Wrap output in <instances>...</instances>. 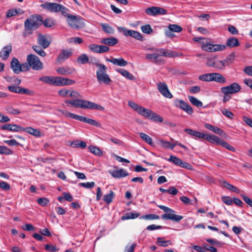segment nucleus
<instances>
[{
  "label": "nucleus",
  "mask_w": 252,
  "mask_h": 252,
  "mask_svg": "<svg viewBox=\"0 0 252 252\" xmlns=\"http://www.w3.org/2000/svg\"><path fill=\"white\" fill-rule=\"evenodd\" d=\"M68 97L71 99H66L64 102L70 104L75 108H81L82 109H90L103 111L104 108L102 106L97 104L94 102L81 99V94L77 91L69 90Z\"/></svg>",
  "instance_id": "1"
},
{
  "label": "nucleus",
  "mask_w": 252,
  "mask_h": 252,
  "mask_svg": "<svg viewBox=\"0 0 252 252\" xmlns=\"http://www.w3.org/2000/svg\"><path fill=\"white\" fill-rule=\"evenodd\" d=\"M94 64L97 67L96 72L97 81L99 83H103L106 85H109L112 80L106 73L107 67L104 64L98 63H95Z\"/></svg>",
  "instance_id": "2"
},
{
  "label": "nucleus",
  "mask_w": 252,
  "mask_h": 252,
  "mask_svg": "<svg viewBox=\"0 0 252 252\" xmlns=\"http://www.w3.org/2000/svg\"><path fill=\"white\" fill-rule=\"evenodd\" d=\"M158 206L165 212L167 213L161 215V218L163 220H170L175 222H178L183 219V217L175 214V211L163 205H158Z\"/></svg>",
  "instance_id": "3"
},
{
  "label": "nucleus",
  "mask_w": 252,
  "mask_h": 252,
  "mask_svg": "<svg viewBox=\"0 0 252 252\" xmlns=\"http://www.w3.org/2000/svg\"><path fill=\"white\" fill-rule=\"evenodd\" d=\"M62 114L67 117H69L75 120H77L79 121L89 124L96 127L100 126V124L94 120L90 119L82 116L74 114L66 111H63L62 112Z\"/></svg>",
  "instance_id": "4"
},
{
  "label": "nucleus",
  "mask_w": 252,
  "mask_h": 252,
  "mask_svg": "<svg viewBox=\"0 0 252 252\" xmlns=\"http://www.w3.org/2000/svg\"><path fill=\"white\" fill-rule=\"evenodd\" d=\"M41 24L42 16L40 15H32L24 22V26H27L32 31L38 29Z\"/></svg>",
  "instance_id": "5"
},
{
  "label": "nucleus",
  "mask_w": 252,
  "mask_h": 252,
  "mask_svg": "<svg viewBox=\"0 0 252 252\" xmlns=\"http://www.w3.org/2000/svg\"><path fill=\"white\" fill-rule=\"evenodd\" d=\"M117 29L119 32H123L124 35L126 37H131L141 41L144 40L143 36L137 31L128 30L122 27H118Z\"/></svg>",
  "instance_id": "6"
},
{
  "label": "nucleus",
  "mask_w": 252,
  "mask_h": 252,
  "mask_svg": "<svg viewBox=\"0 0 252 252\" xmlns=\"http://www.w3.org/2000/svg\"><path fill=\"white\" fill-rule=\"evenodd\" d=\"M27 61L33 70H40L43 68L42 63L40 62L38 57L35 55H28L27 57Z\"/></svg>",
  "instance_id": "7"
},
{
  "label": "nucleus",
  "mask_w": 252,
  "mask_h": 252,
  "mask_svg": "<svg viewBox=\"0 0 252 252\" xmlns=\"http://www.w3.org/2000/svg\"><path fill=\"white\" fill-rule=\"evenodd\" d=\"M66 21L69 26L73 29H79L84 25L81 22V18L79 16L72 14L68 15Z\"/></svg>",
  "instance_id": "8"
},
{
  "label": "nucleus",
  "mask_w": 252,
  "mask_h": 252,
  "mask_svg": "<svg viewBox=\"0 0 252 252\" xmlns=\"http://www.w3.org/2000/svg\"><path fill=\"white\" fill-rule=\"evenodd\" d=\"M7 88L10 92L18 94H26L30 96H32L34 94V91L27 88H22L17 85L9 86Z\"/></svg>",
  "instance_id": "9"
},
{
  "label": "nucleus",
  "mask_w": 252,
  "mask_h": 252,
  "mask_svg": "<svg viewBox=\"0 0 252 252\" xmlns=\"http://www.w3.org/2000/svg\"><path fill=\"white\" fill-rule=\"evenodd\" d=\"M241 89V86L237 83H233L230 85L222 87L221 92L224 94H232L240 92Z\"/></svg>",
  "instance_id": "10"
},
{
  "label": "nucleus",
  "mask_w": 252,
  "mask_h": 252,
  "mask_svg": "<svg viewBox=\"0 0 252 252\" xmlns=\"http://www.w3.org/2000/svg\"><path fill=\"white\" fill-rule=\"evenodd\" d=\"M145 13L151 16L162 15L167 14V11L160 7L152 6L145 9Z\"/></svg>",
  "instance_id": "11"
},
{
  "label": "nucleus",
  "mask_w": 252,
  "mask_h": 252,
  "mask_svg": "<svg viewBox=\"0 0 252 252\" xmlns=\"http://www.w3.org/2000/svg\"><path fill=\"white\" fill-rule=\"evenodd\" d=\"M182 28L178 25L169 24L168 26V28L165 30L164 33L166 36L173 38L175 36L173 32H180L182 31Z\"/></svg>",
  "instance_id": "12"
},
{
  "label": "nucleus",
  "mask_w": 252,
  "mask_h": 252,
  "mask_svg": "<svg viewBox=\"0 0 252 252\" xmlns=\"http://www.w3.org/2000/svg\"><path fill=\"white\" fill-rule=\"evenodd\" d=\"M175 106L186 112L189 114L193 112L192 107L186 102L183 100L177 99L174 101Z\"/></svg>",
  "instance_id": "13"
},
{
  "label": "nucleus",
  "mask_w": 252,
  "mask_h": 252,
  "mask_svg": "<svg viewBox=\"0 0 252 252\" xmlns=\"http://www.w3.org/2000/svg\"><path fill=\"white\" fill-rule=\"evenodd\" d=\"M157 85L158 91L163 96L168 98H171L173 97L165 82H159Z\"/></svg>",
  "instance_id": "14"
},
{
  "label": "nucleus",
  "mask_w": 252,
  "mask_h": 252,
  "mask_svg": "<svg viewBox=\"0 0 252 252\" xmlns=\"http://www.w3.org/2000/svg\"><path fill=\"white\" fill-rule=\"evenodd\" d=\"M40 6L50 12H59V8L61 7V4L57 3L46 2L41 4Z\"/></svg>",
  "instance_id": "15"
},
{
  "label": "nucleus",
  "mask_w": 252,
  "mask_h": 252,
  "mask_svg": "<svg viewBox=\"0 0 252 252\" xmlns=\"http://www.w3.org/2000/svg\"><path fill=\"white\" fill-rule=\"evenodd\" d=\"M55 86H63L71 85L75 83V81L62 77H55Z\"/></svg>",
  "instance_id": "16"
},
{
  "label": "nucleus",
  "mask_w": 252,
  "mask_h": 252,
  "mask_svg": "<svg viewBox=\"0 0 252 252\" xmlns=\"http://www.w3.org/2000/svg\"><path fill=\"white\" fill-rule=\"evenodd\" d=\"M21 63L16 58H13L10 63V68L15 74H19L21 72L20 69Z\"/></svg>",
  "instance_id": "17"
},
{
  "label": "nucleus",
  "mask_w": 252,
  "mask_h": 252,
  "mask_svg": "<svg viewBox=\"0 0 252 252\" xmlns=\"http://www.w3.org/2000/svg\"><path fill=\"white\" fill-rule=\"evenodd\" d=\"M38 44L43 49H46L50 44V41L45 35L39 34L37 37Z\"/></svg>",
  "instance_id": "18"
},
{
  "label": "nucleus",
  "mask_w": 252,
  "mask_h": 252,
  "mask_svg": "<svg viewBox=\"0 0 252 252\" xmlns=\"http://www.w3.org/2000/svg\"><path fill=\"white\" fill-rule=\"evenodd\" d=\"M12 52V46L8 45L2 48L0 52V57L3 60H6L9 56L10 54Z\"/></svg>",
  "instance_id": "19"
},
{
  "label": "nucleus",
  "mask_w": 252,
  "mask_h": 252,
  "mask_svg": "<svg viewBox=\"0 0 252 252\" xmlns=\"http://www.w3.org/2000/svg\"><path fill=\"white\" fill-rule=\"evenodd\" d=\"M110 173L111 176L115 178H123L128 175L127 171L124 169H120L119 170L110 171Z\"/></svg>",
  "instance_id": "20"
},
{
  "label": "nucleus",
  "mask_w": 252,
  "mask_h": 252,
  "mask_svg": "<svg viewBox=\"0 0 252 252\" xmlns=\"http://www.w3.org/2000/svg\"><path fill=\"white\" fill-rule=\"evenodd\" d=\"M1 129L11 131L20 132L22 131L23 127L16 125L8 124L3 125Z\"/></svg>",
  "instance_id": "21"
},
{
  "label": "nucleus",
  "mask_w": 252,
  "mask_h": 252,
  "mask_svg": "<svg viewBox=\"0 0 252 252\" xmlns=\"http://www.w3.org/2000/svg\"><path fill=\"white\" fill-rule=\"evenodd\" d=\"M203 139L207 140L210 143H215L218 145L220 144L221 141L222 140L219 137L215 136L214 135H209L207 134H204V136Z\"/></svg>",
  "instance_id": "22"
},
{
  "label": "nucleus",
  "mask_w": 252,
  "mask_h": 252,
  "mask_svg": "<svg viewBox=\"0 0 252 252\" xmlns=\"http://www.w3.org/2000/svg\"><path fill=\"white\" fill-rule=\"evenodd\" d=\"M107 61L113 63L115 65H117L120 66H126L128 63L123 58H112V59H107Z\"/></svg>",
  "instance_id": "23"
},
{
  "label": "nucleus",
  "mask_w": 252,
  "mask_h": 252,
  "mask_svg": "<svg viewBox=\"0 0 252 252\" xmlns=\"http://www.w3.org/2000/svg\"><path fill=\"white\" fill-rule=\"evenodd\" d=\"M72 52L70 50H63L58 57V61L62 62L69 58L72 55Z\"/></svg>",
  "instance_id": "24"
},
{
  "label": "nucleus",
  "mask_w": 252,
  "mask_h": 252,
  "mask_svg": "<svg viewBox=\"0 0 252 252\" xmlns=\"http://www.w3.org/2000/svg\"><path fill=\"white\" fill-rule=\"evenodd\" d=\"M240 45V42L238 38L231 37L228 38L226 42V46L229 48L237 47Z\"/></svg>",
  "instance_id": "25"
},
{
  "label": "nucleus",
  "mask_w": 252,
  "mask_h": 252,
  "mask_svg": "<svg viewBox=\"0 0 252 252\" xmlns=\"http://www.w3.org/2000/svg\"><path fill=\"white\" fill-rule=\"evenodd\" d=\"M184 131L188 134L195 138L203 139L204 136V133H201L198 131L192 130L190 128H185Z\"/></svg>",
  "instance_id": "26"
},
{
  "label": "nucleus",
  "mask_w": 252,
  "mask_h": 252,
  "mask_svg": "<svg viewBox=\"0 0 252 252\" xmlns=\"http://www.w3.org/2000/svg\"><path fill=\"white\" fill-rule=\"evenodd\" d=\"M212 81H216L220 83H224L226 79L223 76L219 73H211Z\"/></svg>",
  "instance_id": "27"
},
{
  "label": "nucleus",
  "mask_w": 252,
  "mask_h": 252,
  "mask_svg": "<svg viewBox=\"0 0 252 252\" xmlns=\"http://www.w3.org/2000/svg\"><path fill=\"white\" fill-rule=\"evenodd\" d=\"M204 126L209 130L220 135H222L224 133V131L222 129L220 128L217 126H214L209 124H205Z\"/></svg>",
  "instance_id": "28"
},
{
  "label": "nucleus",
  "mask_w": 252,
  "mask_h": 252,
  "mask_svg": "<svg viewBox=\"0 0 252 252\" xmlns=\"http://www.w3.org/2000/svg\"><path fill=\"white\" fill-rule=\"evenodd\" d=\"M118 42V39L114 37L103 38L101 40V43L108 46H114Z\"/></svg>",
  "instance_id": "29"
},
{
  "label": "nucleus",
  "mask_w": 252,
  "mask_h": 252,
  "mask_svg": "<svg viewBox=\"0 0 252 252\" xmlns=\"http://www.w3.org/2000/svg\"><path fill=\"white\" fill-rule=\"evenodd\" d=\"M55 76H44L39 78V80L45 83L55 86Z\"/></svg>",
  "instance_id": "30"
},
{
  "label": "nucleus",
  "mask_w": 252,
  "mask_h": 252,
  "mask_svg": "<svg viewBox=\"0 0 252 252\" xmlns=\"http://www.w3.org/2000/svg\"><path fill=\"white\" fill-rule=\"evenodd\" d=\"M56 71L58 74L63 75H66L71 74L73 70L72 69L69 67H61L58 68Z\"/></svg>",
  "instance_id": "31"
},
{
  "label": "nucleus",
  "mask_w": 252,
  "mask_h": 252,
  "mask_svg": "<svg viewBox=\"0 0 252 252\" xmlns=\"http://www.w3.org/2000/svg\"><path fill=\"white\" fill-rule=\"evenodd\" d=\"M151 111V110L150 109L140 106L136 112L141 116L148 118L150 116Z\"/></svg>",
  "instance_id": "32"
},
{
  "label": "nucleus",
  "mask_w": 252,
  "mask_h": 252,
  "mask_svg": "<svg viewBox=\"0 0 252 252\" xmlns=\"http://www.w3.org/2000/svg\"><path fill=\"white\" fill-rule=\"evenodd\" d=\"M210 40L207 38L204 43H203V45H201L202 49L207 52H213V44L209 43Z\"/></svg>",
  "instance_id": "33"
},
{
  "label": "nucleus",
  "mask_w": 252,
  "mask_h": 252,
  "mask_svg": "<svg viewBox=\"0 0 252 252\" xmlns=\"http://www.w3.org/2000/svg\"><path fill=\"white\" fill-rule=\"evenodd\" d=\"M139 216V213L134 212L126 213L121 217V219L122 220L134 219L138 218Z\"/></svg>",
  "instance_id": "34"
},
{
  "label": "nucleus",
  "mask_w": 252,
  "mask_h": 252,
  "mask_svg": "<svg viewBox=\"0 0 252 252\" xmlns=\"http://www.w3.org/2000/svg\"><path fill=\"white\" fill-rule=\"evenodd\" d=\"M116 71L128 79L133 80L134 79V77L133 75L125 69L119 68L117 69Z\"/></svg>",
  "instance_id": "35"
},
{
  "label": "nucleus",
  "mask_w": 252,
  "mask_h": 252,
  "mask_svg": "<svg viewBox=\"0 0 252 252\" xmlns=\"http://www.w3.org/2000/svg\"><path fill=\"white\" fill-rule=\"evenodd\" d=\"M22 131H26L29 134L35 136H39L40 135V132L37 129H34L31 127H28L26 128H23Z\"/></svg>",
  "instance_id": "36"
},
{
  "label": "nucleus",
  "mask_w": 252,
  "mask_h": 252,
  "mask_svg": "<svg viewBox=\"0 0 252 252\" xmlns=\"http://www.w3.org/2000/svg\"><path fill=\"white\" fill-rule=\"evenodd\" d=\"M150 120H152L154 121L161 123L163 121V118L158 114L155 113L154 112L151 111V114L149 117L148 118Z\"/></svg>",
  "instance_id": "37"
},
{
  "label": "nucleus",
  "mask_w": 252,
  "mask_h": 252,
  "mask_svg": "<svg viewBox=\"0 0 252 252\" xmlns=\"http://www.w3.org/2000/svg\"><path fill=\"white\" fill-rule=\"evenodd\" d=\"M114 196V192L112 190H110L109 193L103 196V199L105 203L109 204L112 202Z\"/></svg>",
  "instance_id": "38"
},
{
  "label": "nucleus",
  "mask_w": 252,
  "mask_h": 252,
  "mask_svg": "<svg viewBox=\"0 0 252 252\" xmlns=\"http://www.w3.org/2000/svg\"><path fill=\"white\" fill-rule=\"evenodd\" d=\"M42 24L45 27L51 28L55 26L56 22L53 18H47L44 21L42 20Z\"/></svg>",
  "instance_id": "39"
},
{
  "label": "nucleus",
  "mask_w": 252,
  "mask_h": 252,
  "mask_svg": "<svg viewBox=\"0 0 252 252\" xmlns=\"http://www.w3.org/2000/svg\"><path fill=\"white\" fill-rule=\"evenodd\" d=\"M189 101L194 105L196 107H202L203 105V103L199 100L197 99L196 97L192 96H189Z\"/></svg>",
  "instance_id": "40"
},
{
  "label": "nucleus",
  "mask_w": 252,
  "mask_h": 252,
  "mask_svg": "<svg viewBox=\"0 0 252 252\" xmlns=\"http://www.w3.org/2000/svg\"><path fill=\"white\" fill-rule=\"evenodd\" d=\"M157 244L161 247H166L169 245H171L172 243L170 240L164 241L161 237H158L157 238Z\"/></svg>",
  "instance_id": "41"
},
{
  "label": "nucleus",
  "mask_w": 252,
  "mask_h": 252,
  "mask_svg": "<svg viewBox=\"0 0 252 252\" xmlns=\"http://www.w3.org/2000/svg\"><path fill=\"white\" fill-rule=\"evenodd\" d=\"M89 60L86 54H83L80 55L77 59V62L81 64H85L89 63Z\"/></svg>",
  "instance_id": "42"
},
{
  "label": "nucleus",
  "mask_w": 252,
  "mask_h": 252,
  "mask_svg": "<svg viewBox=\"0 0 252 252\" xmlns=\"http://www.w3.org/2000/svg\"><path fill=\"white\" fill-rule=\"evenodd\" d=\"M32 49L39 56L42 57L46 56V54L42 49L41 46L38 45H33L32 46Z\"/></svg>",
  "instance_id": "43"
},
{
  "label": "nucleus",
  "mask_w": 252,
  "mask_h": 252,
  "mask_svg": "<svg viewBox=\"0 0 252 252\" xmlns=\"http://www.w3.org/2000/svg\"><path fill=\"white\" fill-rule=\"evenodd\" d=\"M101 26L103 31L106 33L112 34L114 32L113 28L108 24H101Z\"/></svg>",
  "instance_id": "44"
},
{
  "label": "nucleus",
  "mask_w": 252,
  "mask_h": 252,
  "mask_svg": "<svg viewBox=\"0 0 252 252\" xmlns=\"http://www.w3.org/2000/svg\"><path fill=\"white\" fill-rule=\"evenodd\" d=\"M139 135L140 138L144 141H145L146 143H147L150 145H153V140L152 138L151 137L144 133H140Z\"/></svg>",
  "instance_id": "45"
},
{
  "label": "nucleus",
  "mask_w": 252,
  "mask_h": 252,
  "mask_svg": "<svg viewBox=\"0 0 252 252\" xmlns=\"http://www.w3.org/2000/svg\"><path fill=\"white\" fill-rule=\"evenodd\" d=\"M90 151L95 155L101 156L102 155V151L97 147L94 146L89 147Z\"/></svg>",
  "instance_id": "46"
},
{
  "label": "nucleus",
  "mask_w": 252,
  "mask_h": 252,
  "mask_svg": "<svg viewBox=\"0 0 252 252\" xmlns=\"http://www.w3.org/2000/svg\"><path fill=\"white\" fill-rule=\"evenodd\" d=\"M223 186L227 189L236 193L239 192V189L225 181L223 182Z\"/></svg>",
  "instance_id": "47"
},
{
  "label": "nucleus",
  "mask_w": 252,
  "mask_h": 252,
  "mask_svg": "<svg viewBox=\"0 0 252 252\" xmlns=\"http://www.w3.org/2000/svg\"><path fill=\"white\" fill-rule=\"evenodd\" d=\"M5 110L8 114L14 115H18L21 113L18 109H15L12 106L6 107Z\"/></svg>",
  "instance_id": "48"
},
{
  "label": "nucleus",
  "mask_w": 252,
  "mask_h": 252,
  "mask_svg": "<svg viewBox=\"0 0 252 252\" xmlns=\"http://www.w3.org/2000/svg\"><path fill=\"white\" fill-rule=\"evenodd\" d=\"M71 146L74 148L81 147L83 149L86 147V143L84 141H74L71 143Z\"/></svg>",
  "instance_id": "49"
},
{
  "label": "nucleus",
  "mask_w": 252,
  "mask_h": 252,
  "mask_svg": "<svg viewBox=\"0 0 252 252\" xmlns=\"http://www.w3.org/2000/svg\"><path fill=\"white\" fill-rule=\"evenodd\" d=\"M78 186L86 189H91L95 186V183L94 182L80 183L78 184Z\"/></svg>",
  "instance_id": "50"
},
{
  "label": "nucleus",
  "mask_w": 252,
  "mask_h": 252,
  "mask_svg": "<svg viewBox=\"0 0 252 252\" xmlns=\"http://www.w3.org/2000/svg\"><path fill=\"white\" fill-rule=\"evenodd\" d=\"M141 29L142 32L146 34H150L153 32V30L149 24L142 26Z\"/></svg>",
  "instance_id": "51"
},
{
  "label": "nucleus",
  "mask_w": 252,
  "mask_h": 252,
  "mask_svg": "<svg viewBox=\"0 0 252 252\" xmlns=\"http://www.w3.org/2000/svg\"><path fill=\"white\" fill-rule=\"evenodd\" d=\"M160 143L161 146L165 148H169L170 149H173L174 147L175 146V144H172L169 142L165 141L163 140H160Z\"/></svg>",
  "instance_id": "52"
},
{
  "label": "nucleus",
  "mask_w": 252,
  "mask_h": 252,
  "mask_svg": "<svg viewBox=\"0 0 252 252\" xmlns=\"http://www.w3.org/2000/svg\"><path fill=\"white\" fill-rule=\"evenodd\" d=\"M141 219H146V220H158L159 219V216L158 215H155V214H148L146 215L145 216H142L140 217Z\"/></svg>",
  "instance_id": "53"
},
{
  "label": "nucleus",
  "mask_w": 252,
  "mask_h": 252,
  "mask_svg": "<svg viewBox=\"0 0 252 252\" xmlns=\"http://www.w3.org/2000/svg\"><path fill=\"white\" fill-rule=\"evenodd\" d=\"M168 161L172 162L176 165L179 166L181 159L174 156H170L169 158L167 159Z\"/></svg>",
  "instance_id": "54"
},
{
  "label": "nucleus",
  "mask_w": 252,
  "mask_h": 252,
  "mask_svg": "<svg viewBox=\"0 0 252 252\" xmlns=\"http://www.w3.org/2000/svg\"><path fill=\"white\" fill-rule=\"evenodd\" d=\"M59 9V11H60L62 15L66 17V19L68 18V15H71V14L68 13L69 9L62 4H61V7H60Z\"/></svg>",
  "instance_id": "55"
},
{
  "label": "nucleus",
  "mask_w": 252,
  "mask_h": 252,
  "mask_svg": "<svg viewBox=\"0 0 252 252\" xmlns=\"http://www.w3.org/2000/svg\"><path fill=\"white\" fill-rule=\"evenodd\" d=\"M199 79L203 81H212L211 73L204 74L199 76Z\"/></svg>",
  "instance_id": "56"
},
{
  "label": "nucleus",
  "mask_w": 252,
  "mask_h": 252,
  "mask_svg": "<svg viewBox=\"0 0 252 252\" xmlns=\"http://www.w3.org/2000/svg\"><path fill=\"white\" fill-rule=\"evenodd\" d=\"M222 147L226 148L227 149L232 151L235 152V149L232 146H231L230 144H229L227 142H225V141L221 140V142L220 144Z\"/></svg>",
  "instance_id": "57"
},
{
  "label": "nucleus",
  "mask_w": 252,
  "mask_h": 252,
  "mask_svg": "<svg viewBox=\"0 0 252 252\" xmlns=\"http://www.w3.org/2000/svg\"><path fill=\"white\" fill-rule=\"evenodd\" d=\"M221 113L223 115L225 116L226 117L230 119H233L234 115L232 112H231L230 111L227 110V109H223L221 110Z\"/></svg>",
  "instance_id": "58"
},
{
  "label": "nucleus",
  "mask_w": 252,
  "mask_h": 252,
  "mask_svg": "<svg viewBox=\"0 0 252 252\" xmlns=\"http://www.w3.org/2000/svg\"><path fill=\"white\" fill-rule=\"evenodd\" d=\"M68 41L69 43H74L75 44H80L83 43V39L79 37H71L68 39Z\"/></svg>",
  "instance_id": "59"
},
{
  "label": "nucleus",
  "mask_w": 252,
  "mask_h": 252,
  "mask_svg": "<svg viewBox=\"0 0 252 252\" xmlns=\"http://www.w3.org/2000/svg\"><path fill=\"white\" fill-rule=\"evenodd\" d=\"M12 153V151L5 146H0V154L9 155Z\"/></svg>",
  "instance_id": "60"
},
{
  "label": "nucleus",
  "mask_w": 252,
  "mask_h": 252,
  "mask_svg": "<svg viewBox=\"0 0 252 252\" xmlns=\"http://www.w3.org/2000/svg\"><path fill=\"white\" fill-rule=\"evenodd\" d=\"M164 57H172L173 56V54L170 51L166 50L164 49H161L160 50V55Z\"/></svg>",
  "instance_id": "61"
},
{
  "label": "nucleus",
  "mask_w": 252,
  "mask_h": 252,
  "mask_svg": "<svg viewBox=\"0 0 252 252\" xmlns=\"http://www.w3.org/2000/svg\"><path fill=\"white\" fill-rule=\"evenodd\" d=\"M69 94V90H67L66 89H63L60 90L58 92L59 95L63 97H68Z\"/></svg>",
  "instance_id": "62"
},
{
  "label": "nucleus",
  "mask_w": 252,
  "mask_h": 252,
  "mask_svg": "<svg viewBox=\"0 0 252 252\" xmlns=\"http://www.w3.org/2000/svg\"><path fill=\"white\" fill-rule=\"evenodd\" d=\"M37 203L42 206H46L48 203L49 200L48 199L45 197L39 198L37 200Z\"/></svg>",
  "instance_id": "63"
},
{
  "label": "nucleus",
  "mask_w": 252,
  "mask_h": 252,
  "mask_svg": "<svg viewBox=\"0 0 252 252\" xmlns=\"http://www.w3.org/2000/svg\"><path fill=\"white\" fill-rule=\"evenodd\" d=\"M0 188L4 191H8L10 189V186L4 181H0Z\"/></svg>",
  "instance_id": "64"
}]
</instances>
